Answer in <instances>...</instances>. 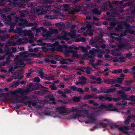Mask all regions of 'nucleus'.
Returning a JSON list of instances; mask_svg holds the SVG:
<instances>
[{"label": "nucleus", "instance_id": "nucleus-1", "mask_svg": "<svg viewBox=\"0 0 135 135\" xmlns=\"http://www.w3.org/2000/svg\"><path fill=\"white\" fill-rule=\"evenodd\" d=\"M83 78V79H81V81H80L79 82H77L76 83V85L78 84H83L85 83L86 79L83 77H82Z\"/></svg>", "mask_w": 135, "mask_h": 135}, {"label": "nucleus", "instance_id": "nucleus-2", "mask_svg": "<svg viewBox=\"0 0 135 135\" xmlns=\"http://www.w3.org/2000/svg\"><path fill=\"white\" fill-rule=\"evenodd\" d=\"M91 31H93V30L90 29L87 30L86 31L87 34L90 36H92L93 35V34Z\"/></svg>", "mask_w": 135, "mask_h": 135}, {"label": "nucleus", "instance_id": "nucleus-3", "mask_svg": "<svg viewBox=\"0 0 135 135\" xmlns=\"http://www.w3.org/2000/svg\"><path fill=\"white\" fill-rule=\"evenodd\" d=\"M118 128H119V129H120L121 131H122L124 133H126L125 130L127 129L125 127H122L121 126H119V127Z\"/></svg>", "mask_w": 135, "mask_h": 135}, {"label": "nucleus", "instance_id": "nucleus-4", "mask_svg": "<svg viewBox=\"0 0 135 135\" xmlns=\"http://www.w3.org/2000/svg\"><path fill=\"white\" fill-rule=\"evenodd\" d=\"M122 71V69H119L113 71V73H120Z\"/></svg>", "mask_w": 135, "mask_h": 135}, {"label": "nucleus", "instance_id": "nucleus-5", "mask_svg": "<svg viewBox=\"0 0 135 135\" xmlns=\"http://www.w3.org/2000/svg\"><path fill=\"white\" fill-rule=\"evenodd\" d=\"M34 80L35 82H38L40 81V79L38 77H36L34 79Z\"/></svg>", "mask_w": 135, "mask_h": 135}, {"label": "nucleus", "instance_id": "nucleus-6", "mask_svg": "<svg viewBox=\"0 0 135 135\" xmlns=\"http://www.w3.org/2000/svg\"><path fill=\"white\" fill-rule=\"evenodd\" d=\"M30 19L33 20L35 19L36 18V17L33 15L30 16Z\"/></svg>", "mask_w": 135, "mask_h": 135}, {"label": "nucleus", "instance_id": "nucleus-7", "mask_svg": "<svg viewBox=\"0 0 135 135\" xmlns=\"http://www.w3.org/2000/svg\"><path fill=\"white\" fill-rule=\"evenodd\" d=\"M118 82L120 83L122 81V78H118L117 80Z\"/></svg>", "mask_w": 135, "mask_h": 135}, {"label": "nucleus", "instance_id": "nucleus-8", "mask_svg": "<svg viewBox=\"0 0 135 135\" xmlns=\"http://www.w3.org/2000/svg\"><path fill=\"white\" fill-rule=\"evenodd\" d=\"M81 50L84 52H86L87 51L85 49V48L83 47H81Z\"/></svg>", "mask_w": 135, "mask_h": 135}, {"label": "nucleus", "instance_id": "nucleus-9", "mask_svg": "<svg viewBox=\"0 0 135 135\" xmlns=\"http://www.w3.org/2000/svg\"><path fill=\"white\" fill-rule=\"evenodd\" d=\"M116 90L114 88L113 89H109V90L108 91L109 92H113L115 91Z\"/></svg>", "mask_w": 135, "mask_h": 135}, {"label": "nucleus", "instance_id": "nucleus-10", "mask_svg": "<svg viewBox=\"0 0 135 135\" xmlns=\"http://www.w3.org/2000/svg\"><path fill=\"white\" fill-rule=\"evenodd\" d=\"M74 100L75 102H78L79 101V99L77 97L74 98Z\"/></svg>", "mask_w": 135, "mask_h": 135}, {"label": "nucleus", "instance_id": "nucleus-11", "mask_svg": "<svg viewBox=\"0 0 135 135\" xmlns=\"http://www.w3.org/2000/svg\"><path fill=\"white\" fill-rule=\"evenodd\" d=\"M77 90L79 92H81L82 91V89L81 88H78L77 89Z\"/></svg>", "mask_w": 135, "mask_h": 135}, {"label": "nucleus", "instance_id": "nucleus-12", "mask_svg": "<svg viewBox=\"0 0 135 135\" xmlns=\"http://www.w3.org/2000/svg\"><path fill=\"white\" fill-rule=\"evenodd\" d=\"M132 70L133 72L135 73V66L133 67L132 69Z\"/></svg>", "mask_w": 135, "mask_h": 135}, {"label": "nucleus", "instance_id": "nucleus-13", "mask_svg": "<svg viewBox=\"0 0 135 135\" xmlns=\"http://www.w3.org/2000/svg\"><path fill=\"white\" fill-rule=\"evenodd\" d=\"M102 61H99L98 63H97V64L98 65H100L102 64Z\"/></svg>", "mask_w": 135, "mask_h": 135}, {"label": "nucleus", "instance_id": "nucleus-14", "mask_svg": "<svg viewBox=\"0 0 135 135\" xmlns=\"http://www.w3.org/2000/svg\"><path fill=\"white\" fill-rule=\"evenodd\" d=\"M128 70L127 69H124L123 70V71L124 73H127L128 71Z\"/></svg>", "mask_w": 135, "mask_h": 135}, {"label": "nucleus", "instance_id": "nucleus-15", "mask_svg": "<svg viewBox=\"0 0 135 135\" xmlns=\"http://www.w3.org/2000/svg\"><path fill=\"white\" fill-rule=\"evenodd\" d=\"M51 62L52 63L55 64L56 63V62L55 61H51Z\"/></svg>", "mask_w": 135, "mask_h": 135}, {"label": "nucleus", "instance_id": "nucleus-16", "mask_svg": "<svg viewBox=\"0 0 135 135\" xmlns=\"http://www.w3.org/2000/svg\"><path fill=\"white\" fill-rule=\"evenodd\" d=\"M41 30H43V31L44 32H45L46 31V29H44L43 27H41Z\"/></svg>", "mask_w": 135, "mask_h": 135}, {"label": "nucleus", "instance_id": "nucleus-17", "mask_svg": "<svg viewBox=\"0 0 135 135\" xmlns=\"http://www.w3.org/2000/svg\"><path fill=\"white\" fill-rule=\"evenodd\" d=\"M12 78H11V79H8L7 80V81L8 82L10 81H12Z\"/></svg>", "mask_w": 135, "mask_h": 135}, {"label": "nucleus", "instance_id": "nucleus-18", "mask_svg": "<svg viewBox=\"0 0 135 135\" xmlns=\"http://www.w3.org/2000/svg\"><path fill=\"white\" fill-rule=\"evenodd\" d=\"M124 123L126 124H128L129 122L128 120H126L125 121Z\"/></svg>", "mask_w": 135, "mask_h": 135}, {"label": "nucleus", "instance_id": "nucleus-19", "mask_svg": "<svg viewBox=\"0 0 135 135\" xmlns=\"http://www.w3.org/2000/svg\"><path fill=\"white\" fill-rule=\"evenodd\" d=\"M23 78V76H22L21 77H17L16 78H14V79H21Z\"/></svg>", "mask_w": 135, "mask_h": 135}, {"label": "nucleus", "instance_id": "nucleus-20", "mask_svg": "<svg viewBox=\"0 0 135 135\" xmlns=\"http://www.w3.org/2000/svg\"><path fill=\"white\" fill-rule=\"evenodd\" d=\"M92 89L93 91H96L97 90V89L96 88H93Z\"/></svg>", "mask_w": 135, "mask_h": 135}, {"label": "nucleus", "instance_id": "nucleus-21", "mask_svg": "<svg viewBox=\"0 0 135 135\" xmlns=\"http://www.w3.org/2000/svg\"><path fill=\"white\" fill-rule=\"evenodd\" d=\"M88 56V55L87 54H85V55H84V56H83V58L84 59H85V57L87 56Z\"/></svg>", "mask_w": 135, "mask_h": 135}, {"label": "nucleus", "instance_id": "nucleus-22", "mask_svg": "<svg viewBox=\"0 0 135 135\" xmlns=\"http://www.w3.org/2000/svg\"><path fill=\"white\" fill-rule=\"evenodd\" d=\"M51 67L53 68H54L55 67V66L54 65H51Z\"/></svg>", "mask_w": 135, "mask_h": 135}, {"label": "nucleus", "instance_id": "nucleus-23", "mask_svg": "<svg viewBox=\"0 0 135 135\" xmlns=\"http://www.w3.org/2000/svg\"><path fill=\"white\" fill-rule=\"evenodd\" d=\"M105 46V45H102L101 47L102 48H104Z\"/></svg>", "mask_w": 135, "mask_h": 135}, {"label": "nucleus", "instance_id": "nucleus-24", "mask_svg": "<svg viewBox=\"0 0 135 135\" xmlns=\"http://www.w3.org/2000/svg\"><path fill=\"white\" fill-rule=\"evenodd\" d=\"M120 76L122 77H124V75L123 74H121L120 75Z\"/></svg>", "mask_w": 135, "mask_h": 135}, {"label": "nucleus", "instance_id": "nucleus-25", "mask_svg": "<svg viewBox=\"0 0 135 135\" xmlns=\"http://www.w3.org/2000/svg\"><path fill=\"white\" fill-rule=\"evenodd\" d=\"M103 24L104 25H106L107 24V22H103Z\"/></svg>", "mask_w": 135, "mask_h": 135}, {"label": "nucleus", "instance_id": "nucleus-26", "mask_svg": "<svg viewBox=\"0 0 135 135\" xmlns=\"http://www.w3.org/2000/svg\"><path fill=\"white\" fill-rule=\"evenodd\" d=\"M1 71L2 72H4L6 73V71L5 70H2Z\"/></svg>", "mask_w": 135, "mask_h": 135}, {"label": "nucleus", "instance_id": "nucleus-27", "mask_svg": "<svg viewBox=\"0 0 135 135\" xmlns=\"http://www.w3.org/2000/svg\"><path fill=\"white\" fill-rule=\"evenodd\" d=\"M105 57L106 58H109V56L108 55H106L105 56Z\"/></svg>", "mask_w": 135, "mask_h": 135}, {"label": "nucleus", "instance_id": "nucleus-28", "mask_svg": "<svg viewBox=\"0 0 135 135\" xmlns=\"http://www.w3.org/2000/svg\"><path fill=\"white\" fill-rule=\"evenodd\" d=\"M86 27L87 28H89L91 27V26H90L87 25L86 26Z\"/></svg>", "mask_w": 135, "mask_h": 135}, {"label": "nucleus", "instance_id": "nucleus-29", "mask_svg": "<svg viewBox=\"0 0 135 135\" xmlns=\"http://www.w3.org/2000/svg\"><path fill=\"white\" fill-rule=\"evenodd\" d=\"M56 89V88L55 87H52L51 88V89L52 90H55Z\"/></svg>", "mask_w": 135, "mask_h": 135}, {"label": "nucleus", "instance_id": "nucleus-30", "mask_svg": "<svg viewBox=\"0 0 135 135\" xmlns=\"http://www.w3.org/2000/svg\"><path fill=\"white\" fill-rule=\"evenodd\" d=\"M86 18L87 19H90V18L89 17L87 16L86 17Z\"/></svg>", "mask_w": 135, "mask_h": 135}, {"label": "nucleus", "instance_id": "nucleus-31", "mask_svg": "<svg viewBox=\"0 0 135 135\" xmlns=\"http://www.w3.org/2000/svg\"><path fill=\"white\" fill-rule=\"evenodd\" d=\"M8 88H5L4 89V90L6 91H7V90H8Z\"/></svg>", "mask_w": 135, "mask_h": 135}, {"label": "nucleus", "instance_id": "nucleus-32", "mask_svg": "<svg viewBox=\"0 0 135 135\" xmlns=\"http://www.w3.org/2000/svg\"><path fill=\"white\" fill-rule=\"evenodd\" d=\"M0 76L3 78H5L4 77V76H2V75H1Z\"/></svg>", "mask_w": 135, "mask_h": 135}, {"label": "nucleus", "instance_id": "nucleus-33", "mask_svg": "<svg viewBox=\"0 0 135 135\" xmlns=\"http://www.w3.org/2000/svg\"><path fill=\"white\" fill-rule=\"evenodd\" d=\"M98 57L99 58H100V57H102V55H100V56H99V55H98Z\"/></svg>", "mask_w": 135, "mask_h": 135}, {"label": "nucleus", "instance_id": "nucleus-34", "mask_svg": "<svg viewBox=\"0 0 135 135\" xmlns=\"http://www.w3.org/2000/svg\"><path fill=\"white\" fill-rule=\"evenodd\" d=\"M61 86L63 88L64 87V85H61Z\"/></svg>", "mask_w": 135, "mask_h": 135}, {"label": "nucleus", "instance_id": "nucleus-35", "mask_svg": "<svg viewBox=\"0 0 135 135\" xmlns=\"http://www.w3.org/2000/svg\"><path fill=\"white\" fill-rule=\"evenodd\" d=\"M58 92L59 94H61L62 93V91H58Z\"/></svg>", "mask_w": 135, "mask_h": 135}, {"label": "nucleus", "instance_id": "nucleus-36", "mask_svg": "<svg viewBox=\"0 0 135 135\" xmlns=\"http://www.w3.org/2000/svg\"><path fill=\"white\" fill-rule=\"evenodd\" d=\"M88 89H87H87H85V91H88Z\"/></svg>", "mask_w": 135, "mask_h": 135}, {"label": "nucleus", "instance_id": "nucleus-37", "mask_svg": "<svg viewBox=\"0 0 135 135\" xmlns=\"http://www.w3.org/2000/svg\"><path fill=\"white\" fill-rule=\"evenodd\" d=\"M50 100H52V101H54V99L53 98V99H52L51 100L50 99Z\"/></svg>", "mask_w": 135, "mask_h": 135}, {"label": "nucleus", "instance_id": "nucleus-38", "mask_svg": "<svg viewBox=\"0 0 135 135\" xmlns=\"http://www.w3.org/2000/svg\"><path fill=\"white\" fill-rule=\"evenodd\" d=\"M134 124H133V123L132 124L131 126H132L134 127Z\"/></svg>", "mask_w": 135, "mask_h": 135}, {"label": "nucleus", "instance_id": "nucleus-39", "mask_svg": "<svg viewBox=\"0 0 135 135\" xmlns=\"http://www.w3.org/2000/svg\"><path fill=\"white\" fill-rule=\"evenodd\" d=\"M81 29H85V27H81Z\"/></svg>", "mask_w": 135, "mask_h": 135}, {"label": "nucleus", "instance_id": "nucleus-40", "mask_svg": "<svg viewBox=\"0 0 135 135\" xmlns=\"http://www.w3.org/2000/svg\"><path fill=\"white\" fill-rule=\"evenodd\" d=\"M3 91V90H2V89H0V91L1 92H2Z\"/></svg>", "mask_w": 135, "mask_h": 135}, {"label": "nucleus", "instance_id": "nucleus-41", "mask_svg": "<svg viewBox=\"0 0 135 135\" xmlns=\"http://www.w3.org/2000/svg\"><path fill=\"white\" fill-rule=\"evenodd\" d=\"M115 86H117V87H118V86H119L118 85H117V84H116V85H115Z\"/></svg>", "mask_w": 135, "mask_h": 135}, {"label": "nucleus", "instance_id": "nucleus-42", "mask_svg": "<svg viewBox=\"0 0 135 135\" xmlns=\"http://www.w3.org/2000/svg\"><path fill=\"white\" fill-rule=\"evenodd\" d=\"M70 92V91L69 90H68V91H67V93H69Z\"/></svg>", "mask_w": 135, "mask_h": 135}, {"label": "nucleus", "instance_id": "nucleus-43", "mask_svg": "<svg viewBox=\"0 0 135 135\" xmlns=\"http://www.w3.org/2000/svg\"><path fill=\"white\" fill-rule=\"evenodd\" d=\"M3 24H2L1 23H0V25L1 26H2L3 25Z\"/></svg>", "mask_w": 135, "mask_h": 135}, {"label": "nucleus", "instance_id": "nucleus-44", "mask_svg": "<svg viewBox=\"0 0 135 135\" xmlns=\"http://www.w3.org/2000/svg\"><path fill=\"white\" fill-rule=\"evenodd\" d=\"M61 42L62 43H64V41H62Z\"/></svg>", "mask_w": 135, "mask_h": 135}, {"label": "nucleus", "instance_id": "nucleus-45", "mask_svg": "<svg viewBox=\"0 0 135 135\" xmlns=\"http://www.w3.org/2000/svg\"><path fill=\"white\" fill-rule=\"evenodd\" d=\"M90 122H85V123H89Z\"/></svg>", "mask_w": 135, "mask_h": 135}, {"label": "nucleus", "instance_id": "nucleus-46", "mask_svg": "<svg viewBox=\"0 0 135 135\" xmlns=\"http://www.w3.org/2000/svg\"><path fill=\"white\" fill-rule=\"evenodd\" d=\"M108 70V69H105L104 70L105 71H107V70Z\"/></svg>", "mask_w": 135, "mask_h": 135}, {"label": "nucleus", "instance_id": "nucleus-47", "mask_svg": "<svg viewBox=\"0 0 135 135\" xmlns=\"http://www.w3.org/2000/svg\"><path fill=\"white\" fill-rule=\"evenodd\" d=\"M17 1V0H13V1L14 2H16Z\"/></svg>", "mask_w": 135, "mask_h": 135}, {"label": "nucleus", "instance_id": "nucleus-48", "mask_svg": "<svg viewBox=\"0 0 135 135\" xmlns=\"http://www.w3.org/2000/svg\"><path fill=\"white\" fill-rule=\"evenodd\" d=\"M77 74H80V73L79 72H78L77 73Z\"/></svg>", "mask_w": 135, "mask_h": 135}, {"label": "nucleus", "instance_id": "nucleus-49", "mask_svg": "<svg viewBox=\"0 0 135 135\" xmlns=\"http://www.w3.org/2000/svg\"><path fill=\"white\" fill-rule=\"evenodd\" d=\"M108 74L107 73L106 74V75H108Z\"/></svg>", "mask_w": 135, "mask_h": 135}, {"label": "nucleus", "instance_id": "nucleus-50", "mask_svg": "<svg viewBox=\"0 0 135 135\" xmlns=\"http://www.w3.org/2000/svg\"><path fill=\"white\" fill-rule=\"evenodd\" d=\"M9 102H10L11 103H13V102H12L11 101H10V100L9 101Z\"/></svg>", "mask_w": 135, "mask_h": 135}, {"label": "nucleus", "instance_id": "nucleus-51", "mask_svg": "<svg viewBox=\"0 0 135 135\" xmlns=\"http://www.w3.org/2000/svg\"><path fill=\"white\" fill-rule=\"evenodd\" d=\"M41 74L42 75V76H43V74H42V73H41Z\"/></svg>", "mask_w": 135, "mask_h": 135}, {"label": "nucleus", "instance_id": "nucleus-52", "mask_svg": "<svg viewBox=\"0 0 135 135\" xmlns=\"http://www.w3.org/2000/svg\"><path fill=\"white\" fill-rule=\"evenodd\" d=\"M126 104H126H124V103H123V105H125V104Z\"/></svg>", "mask_w": 135, "mask_h": 135}, {"label": "nucleus", "instance_id": "nucleus-53", "mask_svg": "<svg viewBox=\"0 0 135 135\" xmlns=\"http://www.w3.org/2000/svg\"><path fill=\"white\" fill-rule=\"evenodd\" d=\"M17 68H18V67H16V68H15V69H16Z\"/></svg>", "mask_w": 135, "mask_h": 135}, {"label": "nucleus", "instance_id": "nucleus-54", "mask_svg": "<svg viewBox=\"0 0 135 135\" xmlns=\"http://www.w3.org/2000/svg\"><path fill=\"white\" fill-rule=\"evenodd\" d=\"M27 75H30L29 74H27Z\"/></svg>", "mask_w": 135, "mask_h": 135}, {"label": "nucleus", "instance_id": "nucleus-55", "mask_svg": "<svg viewBox=\"0 0 135 135\" xmlns=\"http://www.w3.org/2000/svg\"><path fill=\"white\" fill-rule=\"evenodd\" d=\"M119 92H118V94L119 93Z\"/></svg>", "mask_w": 135, "mask_h": 135}, {"label": "nucleus", "instance_id": "nucleus-56", "mask_svg": "<svg viewBox=\"0 0 135 135\" xmlns=\"http://www.w3.org/2000/svg\"><path fill=\"white\" fill-rule=\"evenodd\" d=\"M25 21L26 22H27V21Z\"/></svg>", "mask_w": 135, "mask_h": 135}, {"label": "nucleus", "instance_id": "nucleus-57", "mask_svg": "<svg viewBox=\"0 0 135 135\" xmlns=\"http://www.w3.org/2000/svg\"><path fill=\"white\" fill-rule=\"evenodd\" d=\"M27 77H28V76H27Z\"/></svg>", "mask_w": 135, "mask_h": 135}, {"label": "nucleus", "instance_id": "nucleus-58", "mask_svg": "<svg viewBox=\"0 0 135 135\" xmlns=\"http://www.w3.org/2000/svg\"><path fill=\"white\" fill-rule=\"evenodd\" d=\"M107 15H108V14H109V13H107Z\"/></svg>", "mask_w": 135, "mask_h": 135}, {"label": "nucleus", "instance_id": "nucleus-59", "mask_svg": "<svg viewBox=\"0 0 135 135\" xmlns=\"http://www.w3.org/2000/svg\"><path fill=\"white\" fill-rule=\"evenodd\" d=\"M76 88V89H77V88Z\"/></svg>", "mask_w": 135, "mask_h": 135}, {"label": "nucleus", "instance_id": "nucleus-60", "mask_svg": "<svg viewBox=\"0 0 135 135\" xmlns=\"http://www.w3.org/2000/svg\"><path fill=\"white\" fill-rule=\"evenodd\" d=\"M105 120V121H106V119H105V120Z\"/></svg>", "mask_w": 135, "mask_h": 135}, {"label": "nucleus", "instance_id": "nucleus-61", "mask_svg": "<svg viewBox=\"0 0 135 135\" xmlns=\"http://www.w3.org/2000/svg\"><path fill=\"white\" fill-rule=\"evenodd\" d=\"M25 1H26V0H25Z\"/></svg>", "mask_w": 135, "mask_h": 135}]
</instances>
